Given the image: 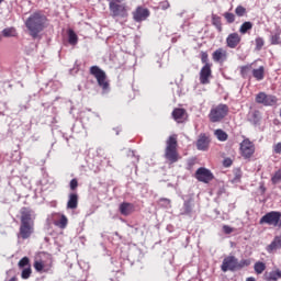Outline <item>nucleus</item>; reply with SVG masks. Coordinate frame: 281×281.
<instances>
[{
    "instance_id": "obj_15",
    "label": "nucleus",
    "mask_w": 281,
    "mask_h": 281,
    "mask_svg": "<svg viewBox=\"0 0 281 281\" xmlns=\"http://www.w3.org/2000/svg\"><path fill=\"white\" fill-rule=\"evenodd\" d=\"M240 41H243V38L238 33H231L226 37V45L229 49H236V46L240 45Z\"/></svg>"
},
{
    "instance_id": "obj_1",
    "label": "nucleus",
    "mask_w": 281,
    "mask_h": 281,
    "mask_svg": "<svg viewBox=\"0 0 281 281\" xmlns=\"http://www.w3.org/2000/svg\"><path fill=\"white\" fill-rule=\"evenodd\" d=\"M45 23H47V16L41 11H36L26 19L25 27L32 38H38L41 32L45 30Z\"/></svg>"
},
{
    "instance_id": "obj_33",
    "label": "nucleus",
    "mask_w": 281,
    "mask_h": 281,
    "mask_svg": "<svg viewBox=\"0 0 281 281\" xmlns=\"http://www.w3.org/2000/svg\"><path fill=\"white\" fill-rule=\"evenodd\" d=\"M67 216L60 215L59 221L55 222V225H57V227H60V229H65V227H67Z\"/></svg>"
},
{
    "instance_id": "obj_48",
    "label": "nucleus",
    "mask_w": 281,
    "mask_h": 281,
    "mask_svg": "<svg viewBox=\"0 0 281 281\" xmlns=\"http://www.w3.org/2000/svg\"><path fill=\"white\" fill-rule=\"evenodd\" d=\"M76 188H78V180L77 179H72L70 181V190H76Z\"/></svg>"
},
{
    "instance_id": "obj_2",
    "label": "nucleus",
    "mask_w": 281,
    "mask_h": 281,
    "mask_svg": "<svg viewBox=\"0 0 281 281\" xmlns=\"http://www.w3.org/2000/svg\"><path fill=\"white\" fill-rule=\"evenodd\" d=\"M177 135H171L168 137L166 142V148H165V158L167 161L171 164H177L179 161V151H177Z\"/></svg>"
},
{
    "instance_id": "obj_22",
    "label": "nucleus",
    "mask_w": 281,
    "mask_h": 281,
    "mask_svg": "<svg viewBox=\"0 0 281 281\" xmlns=\"http://www.w3.org/2000/svg\"><path fill=\"white\" fill-rule=\"evenodd\" d=\"M211 23L217 30V32H223V22L220 15L212 13Z\"/></svg>"
},
{
    "instance_id": "obj_8",
    "label": "nucleus",
    "mask_w": 281,
    "mask_h": 281,
    "mask_svg": "<svg viewBox=\"0 0 281 281\" xmlns=\"http://www.w3.org/2000/svg\"><path fill=\"white\" fill-rule=\"evenodd\" d=\"M257 104H263V106H273L278 104V97L272 94H267L265 92H259L256 95Z\"/></svg>"
},
{
    "instance_id": "obj_25",
    "label": "nucleus",
    "mask_w": 281,
    "mask_h": 281,
    "mask_svg": "<svg viewBox=\"0 0 281 281\" xmlns=\"http://www.w3.org/2000/svg\"><path fill=\"white\" fill-rule=\"evenodd\" d=\"M249 30H254V23L250 21L244 22L239 27V34H247Z\"/></svg>"
},
{
    "instance_id": "obj_30",
    "label": "nucleus",
    "mask_w": 281,
    "mask_h": 281,
    "mask_svg": "<svg viewBox=\"0 0 281 281\" xmlns=\"http://www.w3.org/2000/svg\"><path fill=\"white\" fill-rule=\"evenodd\" d=\"M252 67L251 65H246L240 67V75L243 78H249V74H251Z\"/></svg>"
},
{
    "instance_id": "obj_53",
    "label": "nucleus",
    "mask_w": 281,
    "mask_h": 281,
    "mask_svg": "<svg viewBox=\"0 0 281 281\" xmlns=\"http://www.w3.org/2000/svg\"><path fill=\"white\" fill-rule=\"evenodd\" d=\"M9 281H16V277H12Z\"/></svg>"
},
{
    "instance_id": "obj_24",
    "label": "nucleus",
    "mask_w": 281,
    "mask_h": 281,
    "mask_svg": "<svg viewBox=\"0 0 281 281\" xmlns=\"http://www.w3.org/2000/svg\"><path fill=\"white\" fill-rule=\"evenodd\" d=\"M252 77L260 82L265 80V66H260L259 68L252 69Z\"/></svg>"
},
{
    "instance_id": "obj_39",
    "label": "nucleus",
    "mask_w": 281,
    "mask_h": 281,
    "mask_svg": "<svg viewBox=\"0 0 281 281\" xmlns=\"http://www.w3.org/2000/svg\"><path fill=\"white\" fill-rule=\"evenodd\" d=\"M249 122L250 124H254V126H258V124H260V117L258 116V113H252Z\"/></svg>"
},
{
    "instance_id": "obj_7",
    "label": "nucleus",
    "mask_w": 281,
    "mask_h": 281,
    "mask_svg": "<svg viewBox=\"0 0 281 281\" xmlns=\"http://www.w3.org/2000/svg\"><path fill=\"white\" fill-rule=\"evenodd\" d=\"M239 150L244 159H251V157L256 153V146L254 145V143H251V140H249V138H246L240 143Z\"/></svg>"
},
{
    "instance_id": "obj_14",
    "label": "nucleus",
    "mask_w": 281,
    "mask_h": 281,
    "mask_svg": "<svg viewBox=\"0 0 281 281\" xmlns=\"http://www.w3.org/2000/svg\"><path fill=\"white\" fill-rule=\"evenodd\" d=\"M210 136H207V134L205 133H201L199 135V138L196 140V148L198 150H202V151H205V150H209L210 149Z\"/></svg>"
},
{
    "instance_id": "obj_37",
    "label": "nucleus",
    "mask_w": 281,
    "mask_h": 281,
    "mask_svg": "<svg viewBox=\"0 0 281 281\" xmlns=\"http://www.w3.org/2000/svg\"><path fill=\"white\" fill-rule=\"evenodd\" d=\"M235 14H237V16H245L247 14V9L243 5H238L235 9Z\"/></svg>"
},
{
    "instance_id": "obj_41",
    "label": "nucleus",
    "mask_w": 281,
    "mask_h": 281,
    "mask_svg": "<svg viewBox=\"0 0 281 281\" xmlns=\"http://www.w3.org/2000/svg\"><path fill=\"white\" fill-rule=\"evenodd\" d=\"M18 267H20V269H23V267H30V258L23 257V258L19 261Z\"/></svg>"
},
{
    "instance_id": "obj_16",
    "label": "nucleus",
    "mask_w": 281,
    "mask_h": 281,
    "mask_svg": "<svg viewBox=\"0 0 281 281\" xmlns=\"http://www.w3.org/2000/svg\"><path fill=\"white\" fill-rule=\"evenodd\" d=\"M212 57L215 63H225V60H227V50H225L224 48H217L212 54Z\"/></svg>"
},
{
    "instance_id": "obj_29",
    "label": "nucleus",
    "mask_w": 281,
    "mask_h": 281,
    "mask_svg": "<svg viewBox=\"0 0 281 281\" xmlns=\"http://www.w3.org/2000/svg\"><path fill=\"white\" fill-rule=\"evenodd\" d=\"M255 272L260 276V273H262L266 269H267V265H265V262L261 261H257L254 266Z\"/></svg>"
},
{
    "instance_id": "obj_52",
    "label": "nucleus",
    "mask_w": 281,
    "mask_h": 281,
    "mask_svg": "<svg viewBox=\"0 0 281 281\" xmlns=\"http://www.w3.org/2000/svg\"><path fill=\"white\" fill-rule=\"evenodd\" d=\"M246 281H256V278L249 277V278L246 279Z\"/></svg>"
},
{
    "instance_id": "obj_36",
    "label": "nucleus",
    "mask_w": 281,
    "mask_h": 281,
    "mask_svg": "<svg viewBox=\"0 0 281 281\" xmlns=\"http://www.w3.org/2000/svg\"><path fill=\"white\" fill-rule=\"evenodd\" d=\"M224 19L226 20V23L232 24L236 21V15H234V13H232V12H225Z\"/></svg>"
},
{
    "instance_id": "obj_20",
    "label": "nucleus",
    "mask_w": 281,
    "mask_h": 281,
    "mask_svg": "<svg viewBox=\"0 0 281 281\" xmlns=\"http://www.w3.org/2000/svg\"><path fill=\"white\" fill-rule=\"evenodd\" d=\"M21 224H34V221H32V211L29 209H22Z\"/></svg>"
},
{
    "instance_id": "obj_6",
    "label": "nucleus",
    "mask_w": 281,
    "mask_h": 281,
    "mask_svg": "<svg viewBox=\"0 0 281 281\" xmlns=\"http://www.w3.org/2000/svg\"><path fill=\"white\" fill-rule=\"evenodd\" d=\"M281 218V213L278 211H271L266 213L259 221V225H270L278 227Z\"/></svg>"
},
{
    "instance_id": "obj_46",
    "label": "nucleus",
    "mask_w": 281,
    "mask_h": 281,
    "mask_svg": "<svg viewBox=\"0 0 281 281\" xmlns=\"http://www.w3.org/2000/svg\"><path fill=\"white\" fill-rule=\"evenodd\" d=\"M127 157H133L136 161H139V156L135 155V150H128Z\"/></svg>"
},
{
    "instance_id": "obj_44",
    "label": "nucleus",
    "mask_w": 281,
    "mask_h": 281,
    "mask_svg": "<svg viewBox=\"0 0 281 281\" xmlns=\"http://www.w3.org/2000/svg\"><path fill=\"white\" fill-rule=\"evenodd\" d=\"M281 41H280V36L278 34L272 35L271 37V44L272 45H280Z\"/></svg>"
},
{
    "instance_id": "obj_28",
    "label": "nucleus",
    "mask_w": 281,
    "mask_h": 281,
    "mask_svg": "<svg viewBox=\"0 0 281 281\" xmlns=\"http://www.w3.org/2000/svg\"><path fill=\"white\" fill-rule=\"evenodd\" d=\"M160 207H165V210H170L172 207L171 201L168 198H161L158 200Z\"/></svg>"
},
{
    "instance_id": "obj_18",
    "label": "nucleus",
    "mask_w": 281,
    "mask_h": 281,
    "mask_svg": "<svg viewBox=\"0 0 281 281\" xmlns=\"http://www.w3.org/2000/svg\"><path fill=\"white\" fill-rule=\"evenodd\" d=\"M193 210H194V202L192 201V199H189L183 202V206L181 209L180 214L182 216H190Z\"/></svg>"
},
{
    "instance_id": "obj_47",
    "label": "nucleus",
    "mask_w": 281,
    "mask_h": 281,
    "mask_svg": "<svg viewBox=\"0 0 281 281\" xmlns=\"http://www.w3.org/2000/svg\"><path fill=\"white\" fill-rule=\"evenodd\" d=\"M273 151L277 155H281V143H278L277 145L273 146Z\"/></svg>"
},
{
    "instance_id": "obj_35",
    "label": "nucleus",
    "mask_w": 281,
    "mask_h": 281,
    "mask_svg": "<svg viewBox=\"0 0 281 281\" xmlns=\"http://www.w3.org/2000/svg\"><path fill=\"white\" fill-rule=\"evenodd\" d=\"M251 265L250 259H241L240 261L237 260V271L244 269V267H249Z\"/></svg>"
},
{
    "instance_id": "obj_51",
    "label": "nucleus",
    "mask_w": 281,
    "mask_h": 281,
    "mask_svg": "<svg viewBox=\"0 0 281 281\" xmlns=\"http://www.w3.org/2000/svg\"><path fill=\"white\" fill-rule=\"evenodd\" d=\"M124 0H108L109 3H123Z\"/></svg>"
},
{
    "instance_id": "obj_3",
    "label": "nucleus",
    "mask_w": 281,
    "mask_h": 281,
    "mask_svg": "<svg viewBox=\"0 0 281 281\" xmlns=\"http://www.w3.org/2000/svg\"><path fill=\"white\" fill-rule=\"evenodd\" d=\"M109 10L113 19H126L128 16V7L122 2H110Z\"/></svg>"
},
{
    "instance_id": "obj_50",
    "label": "nucleus",
    "mask_w": 281,
    "mask_h": 281,
    "mask_svg": "<svg viewBox=\"0 0 281 281\" xmlns=\"http://www.w3.org/2000/svg\"><path fill=\"white\" fill-rule=\"evenodd\" d=\"M224 166L225 168H229V166H232V159L229 158L224 159Z\"/></svg>"
},
{
    "instance_id": "obj_38",
    "label": "nucleus",
    "mask_w": 281,
    "mask_h": 281,
    "mask_svg": "<svg viewBox=\"0 0 281 281\" xmlns=\"http://www.w3.org/2000/svg\"><path fill=\"white\" fill-rule=\"evenodd\" d=\"M30 276H32V268H30V266H29L27 268L22 270L21 278L23 280H27L30 278Z\"/></svg>"
},
{
    "instance_id": "obj_19",
    "label": "nucleus",
    "mask_w": 281,
    "mask_h": 281,
    "mask_svg": "<svg viewBox=\"0 0 281 281\" xmlns=\"http://www.w3.org/2000/svg\"><path fill=\"white\" fill-rule=\"evenodd\" d=\"M278 249H281V237L276 236L273 240L270 243V245L267 246L266 251L268 254H273V251H278Z\"/></svg>"
},
{
    "instance_id": "obj_42",
    "label": "nucleus",
    "mask_w": 281,
    "mask_h": 281,
    "mask_svg": "<svg viewBox=\"0 0 281 281\" xmlns=\"http://www.w3.org/2000/svg\"><path fill=\"white\" fill-rule=\"evenodd\" d=\"M34 269L35 271H43V269H45V263L43 261H35Z\"/></svg>"
},
{
    "instance_id": "obj_4",
    "label": "nucleus",
    "mask_w": 281,
    "mask_h": 281,
    "mask_svg": "<svg viewBox=\"0 0 281 281\" xmlns=\"http://www.w3.org/2000/svg\"><path fill=\"white\" fill-rule=\"evenodd\" d=\"M227 113H229V108L227 104H218L217 106L211 109L209 113L210 122H222Z\"/></svg>"
},
{
    "instance_id": "obj_23",
    "label": "nucleus",
    "mask_w": 281,
    "mask_h": 281,
    "mask_svg": "<svg viewBox=\"0 0 281 281\" xmlns=\"http://www.w3.org/2000/svg\"><path fill=\"white\" fill-rule=\"evenodd\" d=\"M78 207V193H70L68 195L67 209L76 210Z\"/></svg>"
},
{
    "instance_id": "obj_49",
    "label": "nucleus",
    "mask_w": 281,
    "mask_h": 281,
    "mask_svg": "<svg viewBox=\"0 0 281 281\" xmlns=\"http://www.w3.org/2000/svg\"><path fill=\"white\" fill-rule=\"evenodd\" d=\"M223 229H224L225 234H232V232H234V229L232 227L227 226V225H224Z\"/></svg>"
},
{
    "instance_id": "obj_40",
    "label": "nucleus",
    "mask_w": 281,
    "mask_h": 281,
    "mask_svg": "<svg viewBox=\"0 0 281 281\" xmlns=\"http://www.w3.org/2000/svg\"><path fill=\"white\" fill-rule=\"evenodd\" d=\"M271 181L273 186H277V183H280L281 181V170H278L271 178Z\"/></svg>"
},
{
    "instance_id": "obj_9",
    "label": "nucleus",
    "mask_w": 281,
    "mask_h": 281,
    "mask_svg": "<svg viewBox=\"0 0 281 281\" xmlns=\"http://www.w3.org/2000/svg\"><path fill=\"white\" fill-rule=\"evenodd\" d=\"M221 269L224 273H227V271H238V259L234 256L224 258Z\"/></svg>"
},
{
    "instance_id": "obj_17",
    "label": "nucleus",
    "mask_w": 281,
    "mask_h": 281,
    "mask_svg": "<svg viewBox=\"0 0 281 281\" xmlns=\"http://www.w3.org/2000/svg\"><path fill=\"white\" fill-rule=\"evenodd\" d=\"M172 117L178 124L186 122L187 113L183 109L177 108L172 111Z\"/></svg>"
},
{
    "instance_id": "obj_45",
    "label": "nucleus",
    "mask_w": 281,
    "mask_h": 281,
    "mask_svg": "<svg viewBox=\"0 0 281 281\" xmlns=\"http://www.w3.org/2000/svg\"><path fill=\"white\" fill-rule=\"evenodd\" d=\"M159 8H160V10H168V8H170V2L165 0V1L159 3Z\"/></svg>"
},
{
    "instance_id": "obj_13",
    "label": "nucleus",
    "mask_w": 281,
    "mask_h": 281,
    "mask_svg": "<svg viewBox=\"0 0 281 281\" xmlns=\"http://www.w3.org/2000/svg\"><path fill=\"white\" fill-rule=\"evenodd\" d=\"M33 234H34V223L21 224L18 238H22V240H27V238H30V236H32Z\"/></svg>"
},
{
    "instance_id": "obj_32",
    "label": "nucleus",
    "mask_w": 281,
    "mask_h": 281,
    "mask_svg": "<svg viewBox=\"0 0 281 281\" xmlns=\"http://www.w3.org/2000/svg\"><path fill=\"white\" fill-rule=\"evenodd\" d=\"M280 279H281V270L280 269H277V270L271 271L269 273L268 280H270V281H278Z\"/></svg>"
},
{
    "instance_id": "obj_5",
    "label": "nucleus",
    "mask_w": 281,
    "mask_h": 281,
    "mask_svg": "<svg viewBox=\"0 0 281 281\" xmlns=\"http://www.w3.org/2000/svg\"><path fill=\"white\" fill-rule=\"evenodd\" d=\"M90 75L93 76L103 91H109V81H106V72L99 66L90 67Z\"/></svg>"
},
{
    "instance_id": "obj_54",
    "label": "nucleus",
    "mask_w": 281,
    "mask_h": 281,
    "mask_svg": "<svg viewBox=\"0 0 281 281\" xmlns=\"http://www.w3.org/2000/svg\"><path fill=\"white\" fill-rule=\"evenodd\" d=\"M115 236H120V234H119V233H115Z\"/></svg>"
},
{
    "instance_id": "obj_10",
    "label": "nucleus",
    "mask_w": 281,
    "mask_h": 281,
    "mask_svg": "<svg viewBox=\"0 0 281 281\" xmlns=\"http://www.w3.org/2000/svg\"><path fill=\"white\" fill-rule=\"evenodd\" d=\"M195 179L202 183H210L214 179V173L205 167H200L195 171Z\"/></svg>"
},
{
    "instance_id": "obj_21",
    "label": "nucleus",
    "mask_w": 281,
    "mask_h": 281,
    "mask_svg": "<svg viewBox=\"0 0 281 281\" xmlns=\"http://www.w3.org/2000/svg\"><path fill=\"white\" fill-rule=\"evenodd\" d=\"M119 210L123 216H130V214H133V204L123 202L120 204Z\"/></svg>"
},
{
    "instance_id": "obj_31",
    "label": "nucleus",
    "mask_w": 281,
    "mask_h": 281,
    "mask_svg": "<svg viewBox=\"0 0 281 281\" xmlns=\"http://www.w3.org/2000/svg\"><path fill=\"white\" fill-rule=\"evenodd\" d=\"M214 135L218 139V142H227L228 135L223 130H216Z\"/></svg>"
},
{
    "instance_id": "obj_12",
    "label": "nucleus",
    "mask_w": 281,
    "mask_h": 281,
    "mask_svg": "<svg viewBox=\"0 0 281 281\" xmlns=\"http://www.w3.org/2000/svg\"><path fill=\"white\" fill-rule=\"evenodd\" d=\"M210 78H212V64H206L200 70V83L210 85Z\"/></svg>"
},
{
    "instance_id": "obj_26",
    "label": "nucleus",
    "mask_w": 281,
    "mask_h": 281,
    "mask_svg": "<svg viewBox=\"0 0 281 281\" xmlns=\"http://www.w3.org/2000/svg\"><path fill=\"white\" fill-rule=\"evenodd\" d=\"M68 43L69 45H78V35L74 30H68Z\"/></svg>"
},
{
    "instance_id": "obj_56",
    "label": "nucleus",
    "mask_w": 281,
    "mask_h": 281,
    "mask_svg": "<svg viewBox=\"0 0 281 281\" xmlns=\"http://www.w3.org/2000/svg\"><path fill=\"white\" fill-rule=\"evenodd\" d=\"M2 41V37H1V35H0V42Z\"/></svg>"
},
{
    "instance_id": "obj_43",
    "label": "nucleus",
    "mask_w": 281,
    "mask_h": 281,
    "mask_svg": "<svg viewBox=\"0 0 281 281\" xmlns=\"http://www.w3.org/2000/svg\"><path fill=\"white\" fill-rule=\"evenodd\" d=\"M201 60H202L203 65H210V58H209L207 53H205V52L201 53Z\"/></svg>"
},
{
    "instance_id": "obj_55",
    "label": "nucleus",
    "mask_w": 281,
    "mask_h": 281,
    "mask_svg": "<svg viewBox=\"0 0 281 281\" xmlns=\"http://www.w3.org/2000/svg\"><path fill=\"white\" fill-rule=\"evenodd\" d=\"M0 3H3V0H0Z\"/></svg>"
},
{
    "instance_id": "obj_34",
    "label": "nucleus",
    "mask_w": 281,
    "mask_h": 281,
    "mask_svg": "<svg viewBox=\"0 0 281 281\" xmlns=\"http://www.w3.org/2000/svg\"><path fill=\"white\" fill-rule=\"evenodd\" d=\"M255 45H256V47H255L256 52H260L262 49V47H265V38L256 37Z\"/></svg>"
},
{
    "instance_id": "obj_27",
    "label": "nucleus",
    "mask_w": 281,
    "mask_h": 281,
    "mask_svg": "<svg viewBox=\"0 0 281 281\" xmlns=\"http://www.w3.org/2000/svg\"><path fill=\"white\" fill-rule=\"evenodd\" d=\"M2 36H4V38H12L14 36H16V29L14 27H7L2 31Z\"/></svg>"
},
{
    "instance_id": "obj_11",
    "label": "nucleus",
    "mask_w": 281,
    "mask_h": 281,
    "mask_svg": "<svg viewBox=\"0 0 281 281\" xmlns=\"http://www.w3.org/2000/svg\"><path fill=\"white\" fill-rule=\"evenodd\" d=\"M150 16V11L144 7H137L133 12V19L136 23H142V21H146Z\"/></svg>"
}]
</instances>
